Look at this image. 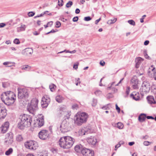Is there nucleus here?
<instances>
[{
  "mask_svg": "<svg viewBox=\"0 0 156 156\" xmlns=\"http://www.w3.org/2000/svg\"><path fill=\"white\" fill-rule=\"evenodd\" d=\"M137 62H136V63L135 67L136 68H139L141 62V61L140 60V58H138L137 59Z\"/></svg>",
  "mask_w": 156,
  "mask_h": 156,
  "instance_id": "58836bf2",
  "label": "nucleus"
},
{
  "mask_svg": "<svg viewBox=\"0 0 156 156\" xmlns=\"http://www.w3.org/2000/svg\"><path fill=\"white\" fill-rule=\"evenodd\" d=\"M97 103V99L94 98L93 99V100L92 101V106H95Z\"/></svg>",
  "mask_w": 156,
  "mask_h": 156,
  "instance_id": "4c0bfd02",
  "label": "nucleus"
},
{
  "mask_svg": "<svg viewBox=\"0 0 156 156\" xmlns=\"http://www.w3.org/2000/svg\"><path fill=\"white\" fill-rule=\"evenodd\" d=\"M27 68H28V70H29L30 69V67L27 65H24L21 66L22 69H26Z\"/></svg>",
  "mask_w": 156,
  "mask_h": 156,
  "instance_id": "ea45409f",
  "label": "nucleus"
},
{
  "mask_svg": "<svg viewBox=\"0 0 156 156\" xmlns=\"http://www.w3.org/2000/svg\"><path fill=\"white\" fill-rule=\"evenodd\" d=\"M131 82L133 84V88L134 89H136L138 88L137 84L138 82V79L136 76L133 77L131 80Z\"/></svg>",
  "mask_w": 156,
  "mask_h": 156,
  "instance_id": "2eb2a0df",
  "label": "nucleus"
},
{
  "mask_svg": "<svg viewBox=\"0 0 156 156\" xmlns=\"http://www.w3.org/2000/svg\"><path fill=\"white\" fill-rule=\"evenodd\" d=\"M18 97L20 99H24L26 101H28L29 93L28 90L25 88H18Z\"/></svg>",
  "mask_w": 156,
  "mask_h": 156,
  "instance_id": "39448f33",
  "label": "nucleus"
},
{
  "mask_svg": "<svg viewBox=\"0 0 156 156\" xmlns=\"http://www.w3.org/2000/svg\"><path fill=\"white\" fill-rule=\"evenodd\" d=\"M13 42L17 44H19L20 43L19 39L17 38L15 39L13 41Z\"/></svg>",
  "mask_w": 156,
  "mask_h": 156,
  "instance_id": "09e8293b",
  "label": "nucleus"
},
{
  "mask_svg": "<svg viewBox=\"0 0 156 156\" xmlns=\"http://www.w3.org/2000/svg\"><path fill=\"white\" fill-rule=\"evenodd\" d=\"M8 129L7 128L3 126H2L0 128V129L2 133H4L8 130Z\"/></svg>",
  "mask_w": 156,
  "mask_h": 156,
  "instance_id": "473e14b6",
  "label": "nucleus"
},
{
  "mask_svg": "<svg viewBox=\"0 0 156 156\" xmlns=\"http://www.w3.org/2000/svg\"><path fill=\"white\" fill-rule=\"evenodd\" d=\"M130 88L129 87H127L126 90V93L127 95H128L129 94L130 90Z\"/></svg>",
  "mask_w": 156,
  "mask_h": 156,
  "instance_id": "3c124183",
  "label": "nucleus"
},
{
  "mask_svg": "<svg viewBox=\"0 0 156 156\" xmlns=\"http://www.w3.org/2000/svg\"><path fill=\"white\" fill-rule=\"evenodd\" d=\"M130 97L136 101H138L140 99V94L138 92H133L130 95Z\"/></svg>",
  "mask_w": 156,
  "mask_h": 156,
  "instance_id": "dca6fc26",
  "label": "nucleus"
},
{
  "mask_svg": "<svg viewBox=\"0 0 156 156\" xmlns=\"http://www.w3.org/2000/svg\"><path fill=\"white\" fill-rule=\"evenodd\" d=\"M147 99L148 103L150 104H155L156 103L155 100L153 96H148L147 97Z\"/></svg>",
  "mask_w": 156,
  "mask_h": 156,
  "instance_id": "a211bd4d",
  "label": "nucleus"
},
{
  "mask_svg": "<svg viewBox=\"0 0 156 156\" xmlns=\"http://www.w3.org/2000/svg\"><path fill=\"white\" fill-rule=\"evenodd\" d=\"M80 12V10L79 9L77 8L76 9L75 13L76 14H78Z\"/></svg>",
  "mask_w": 156,
  "mask_h": 156,
  "instance_id": "774afa93",
  "label": "nucleus"
},
{
  "mask_svg": "<svg viewBox=\"0 0 156 156\" xmlns=\"http://www.w3.org/2000/svg\"><path fill=\"white\" fill-rule=\"evenodd\" d=\"M50 100V98L48 95H44L42 98L41 102L42 107L43 108H46L49 104Z\"/></svg>",
  "mask_w": 156,
  "mask_h": 156,
  "instance_id": "423d86ee",
  "label": "nucleus"
},
{
  "mask_svg": "<svg viewBox=\"0 0 156 156\" xmlns=\"http://www.w3.org/2000/svg\"><path fill=\"white\" fill-rule=\"evenodd\" d=\"M74 140L69 136H65L60 138L59 144L61 147L64 149L70 148L73 145Z\"/></svg>",
  "mask_w": 156,
  "mask_h": 156,
  "instance_id": "f03ea898",
  "label": "nucleus"
},
{
  "mask_svg": "<svg viewBox=\"0 0 156 156\" xmlns=\"http://www.w3.org/2000/svg\"><path fill=\"white\" fill-rule=\"evenodd\" d=\"M38 100L36 98H33L30 103L27 105V109L31 113L34 114V113L38 109Z\"/></svg>",
  "mask_w": 156,
  "mask_h": 156,
  "instance_id": "20e7f679",
  "label": "nucleus"
},
{
  "mask_svg": "<svg viewBox=\"0 0 156 156\" xmlns=\"http://www.w3.org/2000/svg\"><path fill=\"white\" fill-rule=\"evenodd\" d=\"M100 64L101 66H104L105 64V62L104 61H101L100 62Z\"/></svg>",
  "mask_w": 156,
  "mask_h": 156,
  "instance_id": "680f3d73",
  "label": "nucleus"
},
{
  "mask_svg": "<svg viewBox=\"0 0 156 156\" xmlns=\"http://www.w3.org/2000/svg\"><path fill=\"white\" fill-rule=\"evenodd\" d=\"M79 19V18L78 16H75L73 18V21L74 22H77Z\"/></svg>",
  "mask_w": 156,
  "mask_h": 156,
  "instance_id": "5fc2aeb1",
  "label": "nucleus"
},
{
  "mask_svg": "<svg viewBox=\"0 0 156 156\" xmlns=\"http://www.w3.org/2000/svg\"><path fill=\"white\" fill-rule=\"evenodd\" d=\"M39 137L41 139L45 140L47 139L49 136L48 131L46 130H41L38 133Z\"/></svg>",
  "mask_w": 156,
  "mask_h": 156,
  "instance_id": "9d476101",
  "label": "nucleus"
},
{
  "mask_svg": "<svg viewBox=\"0 0 156 156\" xmlns=\"http://www.w3.org/2000/svg\"><path fill=\"white\" fill-rule=\"evenodd\" d=\"M35 13L34 12H30L28 13V15L29 17H32L34 15Z\"/></svg>",
  "mask_w": 156,
  "mask_h": 156,
  "instance_id": "de8ad7c7",
  "label": "nucleus"
},
{
  "mask_svg": "<svg viewBox=\"0 0 156 156\" xmlns=\"http://www.w3.org/2000/svg\"><path fill=\"white\" fill-rule=\"evenodd\" d=\"M16 95L11 91L3 92L1 95L2 101L7 106L16 105L15 102L16 100Z\"/></svg>",
  "mask_w": 156,
  "mask_h": 156,
  "instance_id": "f257e3e1",
  "label": "nucleus"
},
{
  "mask_svg": "<svg viewBox=\"0 0 156 156\" xmlns=\"http://www.w3.org/2000/svg\"><path fill=\"white\" fill-rule=\"evenodd\" d=\"M151 143V142L148 141H144V144L145 146H148Z\"/></svg>",
  "mask_w": 156,
  "mask_h": 156,
  "instance_id": "864d4df0",
  "label": "nucleus"
},
{
  "mask_svg": "<svg viewBox=\"0 0 156 156\" xmlns=\"http://www.w3.org/2000/svg\"><path fill=\"white\" fill-rule=\"evenodd\" d=\"M9 122H6L2 126L8 129L9 127Z\"/></svg>",
  "mask_w": 156,
  "mask_h": 156,
  "instance_id": "a19ab883",
  "label": "nucleus"
},
{
  "mask_svg": "<svg viewBox=\"0 0 156 156\" xmlns=\"http://www.w3.org/2000/svg\"><path fill=\"white\" fill-rule=\"evenodd\" d=\"M146 16V15H143L142 16V18H141L140 19V22L141 23H143L144 22V17H145Z\"/></svg>",
  "mask_w": 156,
  "mask_h": 156,
  "instance_id": "052dcab7",
  "label": "nucleus"
},
{
  "mask_svg": "<svg viewBox=\"0 0 156 156\" xmlns=\"http://www.w3.org/2000/svg\"><path fill=\"white\" fill-rule=\"evenodd\" d=\"M81 153L83 156H94V152L91 149L83 147L82 148Z\"/></svg>",
  "mask_w": 156,
  "mask_h": 156,
  "instance_id": "6e6552de",
  "label": "nucleus"
},
{
  "mask_svg": "<svg viewBox=\"0 0 156 156\" xmlns=\"http://www.w3.org/2000/svg\"><path fill=\"white\" fill-rule=\"evenodd\" d=\"M32 122V118L30 117L24 115L21 117L18 123V127L19 129L23 130L25 127H30Z\"/></svg>",
  "mask_w": 156,
  "mask_h": 156,
  "instance_id": "7ed1b4c3",
  "label": "nucleus"
},
{
  "mask_svg": "<svg viewBox=\"0 0 156 156\" xmlns=\"http://www.w3.org/2000/svg\"><path fill=\"white\" fill-rule=\"evenodd\" d=\"M146 118V114L144 113H141L139 116L138 119L140 122H142L145 121Z\"/></svg>",
  "mask_w": 156,
  "mask_h": 156,
  "instance_id": "6ab92c4d",
  "label": "nucleus"
},
{
  "mask_svg": "<svg viewBox=\"0 0 156 156\" xmlns=\"http://www.w3.org/2000/svg\"><path fill=\"white\" fill-rule=\"evenodd\" d=\"M149 69H151V70L153 72L154 76H156V70H155V68L153 66H151V68H149Z\"/></svg>",
  "mask_w": 156,
  "mask_h": 156,
  "instance_id": "c9c22d12",
  "label": "nucleus"
},
{
  "mask_svg": "<svg viewBox=\"0 0 156 156\" xmlns=\"http://www.w3.org/2000/svg\"><path fill=\"white\" fill-rule=\"evenodd\" d=\"M82 134L83 135H85L86 134L90 133L91 132V130L90 129L87 128H84L81 130Z\"/></svg>",
  "mask_w": 156,
  "mask_h": 156,
  "instance_id": "b1692460",
  "label": "nucleus"
},
{
  "mask_svg": "<svg viewBox=\"0 0 156 156\" xmlns=\"http://www.w3.org/2000/svg\"><path fill=\"white\" fill-rule=\"evenodd\" d=\"M87 142L90 145L94 146L97 142L96 138L92 136H90L87 139Z\"/></svg>",
  "mask_w": 156,
  "mask_h": 156,
  "instance_id": "4468645a",
  "label": "nucleus"
},
{
  "mask_svg": "<svg viewBox=\"0 0 156 156\" xmlns=\"http://www.w3.org/2000/svg\"><path fill=\"white\" fill-rule=\"evenodd\" d=\"M6 25V24L4 23H0V28L4 27Z\"/></svg>",
  "mask_w": 156,
  "mask_h": 156,
  "instance_id": "69168bd1",
  "label": "nucleus"
},
{
  "mask_svg": "<svg viewBox=\"0 0 156 156\" xmlns=\"http://www.w3.org/2000/svg\"><path fill=\"white\" fill-rule=\"evenodd\" d=\"M7 115L6 110L5 108L0 104V120L4 119Z\"/></svg>",
  "mask_w": 156,
  "mask_h": 156,
  "instance_id": "f8f14e48",
  "label": "nucleus"
},
{
  "mask_svg": "<svg viewBox=\"0 0 156 156\" xmlns=\"http://www.w3.org/2000/svg\"><path fill=\"white\" fill-rule=\"evenodd\" d=\"M149 43V41L148 40H146L145 41L144 43V44L145 45H147Z\"/></svg>",
  "mask_w": 156,
  "mask_h": 156,
  "instance_id": "338daca9",
  "label": "nucleus"
},
{
  "mask_svg": "<svg viewBox=\"0 0 156 156\" xmlns=\"http://www.w3.org/2000/svg\"><path fill=\"white\" fill-rule=\"evenodd\" d=\"M79 114L81 118L83 119V121L84 123L86 122L88 117V115L85 112L79 113Z\"/></svg>",
  "mask_w": 156,
  "mask_h": 156,
  "instance_id": "f3484780",
  "label": "nucleus"
},
{
  "mask_svg": "<svg viewBox=\"0 0 156 156\" xmlns=\"http://www.w3.org/2000/svg\"><path fill=\"white\" fill-rule=\"evenodd\" d=\"M34 145H32L31 147H30L31 150H35L38 147V144L36 142L34 141Z\"/></svg>",
  "mask_w": 156,
  "mask_h": 156,
  "instance_id": "cd10ccee",
  "label": "nucleus"
},
{
  "mask_svg": "<svg viewBox=\"0 0 156 156\" xmlns=\"http://www.w3.org/2000/svg\"><path fill=\"white\" fill-rule=\"evenodd\" d=\"M63 0H61V2L59 0H58V5L59 6L61 7L63 5Z\"/></svg>",
  "mask_w": 156,
  "mask_h": 156,
  "instance_id": "49530a36",
  "label": "nucleus"
},
{
  "mask_svg": "<svg viewBox=\"0 0 156 156\" xmlns=\"http://www.w3.org/2000/svg\"><path fill=\"white\" fill-rule=\"evenodd\" d=\"M115 107L116 110L117 111L118 113H119L120 111V108L118 106L117 104L115 105Z\"/></svg>",
  "mask_w": 156,
  "mask_h": 156,
  "instance_id": "13d9d810",
  "label": "nucleus"
},
{
  "mask_svg": "<svg viewBox=\"0 0 156 156\" xmlns=\"http://www.w3.org/2000/svg\"><path fill=\"white\" fill-rule=\"evenodd\" d=\"M84 20L85 21H89L91 20V18L89 16L85 17H84Z\"/></svg>",
  "mask_w": 156,
  "mask_h": 156,
  "instance_id": "603ef678",
  "label": "nucleus"
},
{
  "mask_svg": "<svg viewBox=\"0 0 156 156\" xmlns=\"http://www.w3.org/2000/svg\"><path fill=\"white\" fill-rule=\"evenodd\" d=\"M101 91L100 90H97L94 92V94L96 95H99L101 93Z\"/></svg>",
  "mask_w": 156,
  "mask_h": 156,
  "instance_id": "4d7b16f0",
  "label": "nucleus"
},
{
  "mask_svg": "<svg viewBox=\"0 0 156 156\" xmlns=\"http://www.w3.org/2000/svg\"><path fill=\"white\" fill-rule=\"evenodd\" d=\"M56 86L54 84L52 83L49 86V88L51 92H53L55 90Z\"/></svg>",
  "mask_w": 156,
  "mask_h": 156,
  "instance_id": "7c9ffc66",
  "label": "nucleus"
},
{
  "mask_svg": "<svg viewBox=\"0 0 156 156\" xmlns=\"http://www.w3.org/2000/svg\"><path fill=\"white\" fill-rule=\"evenodd\" d=\"M73 5V2L71 1H69L66 3V7L67 8H70Z\"/></svg>",
  "mask_w": 156,
  "mask_h": 156,
  "instance_id": "e433bc0d",
  "label": "nucleus"
},
{
  "mask_svg": "<svg viewBox=\"0 0 156 156\" xmlns=\"http://www.w3.org/2000/svg\"><path fill=\"white\" fill-rule=\"evenodd\" d=\"M117 20L116 18H114L113 20H109V21H111L110 23L112 24L115 23Z\"/></svg>",
  "mask_w": 156,
  "mask_h": 156,
  "instance_id": "6e6d98bb",
  "label": "nucleus"
},
{
  "mask_svg": "<svg viewBox=\"0 0 156 156\" xmlns=\"http://www.w3.org/2000/svg\"><path fill=\"white\" fill-rule=\"evenodd\" d=\"M34 141L30 140L27 141L24 144L25 146L26 147L28 148L30 150V147H31L32 145H34Z\"/></svg>",
  "mask_w": 156,
  "mask_h": 156,
  "instance_id": "aec40b11",
  "label": "nucleus"
},
{
  "mask_svg": "<svg viewBox=\"0 0 156 156\" xmlns=\"http://www.w3.org/2000/svg\"><path fill=\"white\" fill-rule=\"evenodd\" d=\"M72 108L73 110L77 109L79 108V106L77 104H75L72 105Z\"/></svg>",
  "mask_w": 156,
  "mask_h": 156,
  "instance_id": "79ce46f5",
  "label": "nucleus"
},
{
  "mask_svg": "<svg viewBox=\"0 0 156 156\" xmlns=\"http://www.w3.org/2000/svg\"><path fill=\"white\" fill-rule=\"evenodd\" d=\"M25 25H22L21 27L17 28V31L18 32H20L21 31H24L25 30Z\"/></svg>",
  "mask_w": 156,
  "mask_h": 156,
  "instance_id": "c756f323",
  "label": "nucleus"
},
{
  "mask_svg": "<svg viewBox=\"0 0 156 156\" xmlns=\"http://www.w3.org/2000/svg\"><path fill=\"white\" fill-rule=\"evenodd\" d=\"M12 64H15V63L14 62H4L3 63V65H7V67H11V66H14V65H12Z\"/></svg>",
  "mask_w": 156,
  "mask_h": 156,
  "instance_id": "c85d7f7f",
  "label": "nucleus"
},
{
  "mask_svg": "<svg viewBox=\"0 0 156 156\" xmlns=\"http://www.w3.org/2000/svg\"><path fill=\"white\" fill-rule=\"evenodd\" d=\"M44 124V116H40L38 119H37L35 122V126L38 127H41Z\"/></svg>",
  "mask_w": 156,
  "mask_h": 156,
  "instance_id": "9b49d317",
  "label": "nucleus"
},
{
  "mask_svg": "<svg viewBox=\"0 0 156 156\" xmlns=\"http://www.w3.org/2000/svg\"><path fill=\"white\" fill-rule=\"evenodd\" d=\"M61 25L60 22L59 21H57L56 22L55 27L57 28L59 27Z\"/></svg>",
  "mask_w": 156,
  "mask_h": 156,
  "instance_id": "8fccbe9b",
  "label": "nucleus"
},
{
  "mask_svg": "<svg viewBox=\"0 0 156 156\" xmlns=\"http://www.w3.org/2000/svg\"><path fill=\"white\" fill-rule=\"evenodd\" d=\"M60 111H61V114H63L65 112H66V106L65 105H63L60 108Z\"/></svg>",
  "mask_w": 156,
  "mask_h": 156,
  "instance_id": "a878e982",
  "label": "nucleus"
},
{
  "mask_svg": "<svg viewBox=\"0 0 156 156\" xmlns=\"http://www.w3.org/2000/svg\"><path fill=\"white\" fill-rule=\"evenodd\" d=\"M81 145L80 146L78 145H76L75 147V151L77 152H79L81 150Z\"/></svg>",
  "mask_w": 156,
  "mask_h": 156,
  "instance_id": "2f4dec72",
  "label": "nucleus"
},
{
  "mask_svg": "<svg viewBox=\"0 0 156 156\" xmlns=\"http://www.w3.org/2000/svg\"><path fill=\"white\" fill-rule=\"evenodd\" d=\"M13 152V149L12 148H10L5 151V154L6 155L9 156Z\"/></svg>",
  "mask_w": 156,
  "mask_h": 156,
  "instance_id": "bb28decb",
  "label": "nucleus"
},
{
  "mask_svg": "<svg viewBox=\"0 0 156 156\" xmlns=\"http://www.w3.org/2000/svg\"><path fill=\"white\" fill-rule=\"evenodd\" d=\"M109 104H107V105L101 107V108L103 110H108L109 109V108L108 106V105Z\"/></svg>",
  "mask_w": 156,
  "mask_h": 156,
  "instance_id": "a18cd8bd",
  "label": "nucleus"
},
{
  "mask_svg": "<svg viewBox=\"0 0 156 156\" xmlns=\"http://www.w3.org/2000/svg\"><path fill=\"white\" fill-rule=\"evenodd\" d=\"M146 118H147L148 119H154V117L151 116H146Z\"/></svg>",
  "mask_w": 156,
  "mask_h": 156,
  "instance_id": "e2e57ef3",
  "label": "nucleus"
},
{
  "mask_svg": "<svg viewBox=\"0 0 156 156\" xmlns=\"http://www.w3.org/2000/svg\"><path fill=\"white\" fill-rule=\"evenodd\" d=\"M128 22L130 24L135 26V21L133 20H130L128 21Z\"/></svg>",
  "mask_w": 156,
  "mask_h": 156,
  "instance_id": "37998d69",
  "label": "nucleus"
},
{
  "mask_svg": "<svg viewBox=\"0 0 156 156\" xmlns=\"http://www.w3.org/2000/svg\"><path fill=\"white\" fill-rule=\"evenodd\" d=\"M16 139L17 141L20 142L23 140V138L21 135L19 134L17 136Z\"/></svg>",
  "mask_w": 156,
  "mask_h": 156,
  "instance_id": "72a5a7b5",
  "label": "nucleus"
},
{
  "mask_svg": "<svg viewBox=\"0 0 156 156\" xmlns=\"http://www.w3.org/2000/svg\"><path fill=\"white\" fill-rule=\"evenodd\" d=\"M115 83V82H112L111 84H109L108 85V86L107 87V90H112V91H113L114 93L117 92V89L115 88L112 87V86Z\"/></svg>",
  "mask_w": 156,
  "mask_h": 156,
  "instance_id": "412c9836",
  "label": "nucleus"
},
{
  "mask_svg": "<svg viewBox=\"0 0 156 156\" xmlns=\"http://www.w3.org/2000/svg\"><path fill=\"white\" fill-rule=\"evenodd\" d=\"M79 63H77L76 64H74L73 66V68L74 69H76L78 68V66L79 65Z\"/></svg>",
  "mask_w": 156,
  "mask_h": 156,
  "instance_id": "bf43d9fd",
  "label": "nucleus"
},
{
  "mask_svg": "<svg viewBox=\"0 0 156 156\" xmlns=\"http://www.w3.org/2000/svg\"><path fill=\"white\" fill-rule=\"evenodd\" d=\"M60 128V130L62 132H65L67 131V126L65 125L63 122L61 124Z\"/></svg>",
  "mask_w": 156,
  "mask_h": 156,
  "instance_id": "4be33fe9",
  "label": "nucleus"
},
{
  "mask_svg": "<svg viewBox=\"0 0 156 156\" xmlns=\"http://www.w3.org/2000/svg\"><path fill=\"white\" fill-rule=\"evenodd\" d=\"M24 51L27 55H31L33 52V49L31 48H27L24 49Z\"/></svg>",
  "mask_w": 156,
  "mask_h": 156,
  "instance_id": "5701e85b",
  "label": "nucleus"
},
{
  "mask_svg": "<svg viewBox=\"0 0 156 156\" xmlns=\"http://www.w3.org/2000/svg\"><path fill=\"white\" fill-rule=\"evenodd\" d=\"M52 24H53V22L51 21L47 23V24L48 26H50V27H51L52 25Z\"/></svg>",
  "mask_w": 156,
  "mask_h": 156,
  "instance_id": "0e129e2a",
  "label": "nucleus"
},
{
  "mask_svg": "<svg viewBox=\"0 0 156 156\" xmlns=\"http://www.w3.org/2000/svg\"><path fill=\"white\" fill-rule=\"evenodd\" d=\"M116 127L118 128L119 129H122L123 127V124L120 122H118L117 124Z\"/></svg>",
  "mask_w": 156,
  "mask_h": 156,
  "instance_id": "f704fd0d",
  "label": "nucleus"
},
{
  "mask_svg": "<svg viewBox=\"0 0 156 156\" xmlns=\"http://www.w3.org/2000/svg\"><path fill=\"white\" fill-rule=\"evenodd\" d=\"M150 89V85L149 83L144 81L142 84L140 90L142 92H147L149 91Z\"/></svg>",
  "mask_w": 156,
  "mask_h": 156,
  "instance_id": "1a4fd4ad",
  "label": "nucleus"
},
{
  "mask_svg": "<svg viewBox=\"0 0 156 156\" xmlns=\"http://www.w3.org/2000/svg\"><path fill=\"white\" fill-rule=\"evenodd\" d=\"M144 56L146 59H150V57L148 56L147 54V51L145 50L144 51Z\"/></svg>",
  "mask_w": 156,
  "mask_h": 156,
  "instance_id": "c03bdc74",
  "label": "nucleus"
},
{
  "mask_svg": "<svg viewBox=\"0 0 156 156\" xmlns=\"http://www.w3.org/2000/svg\"><path fill=\"white\" fill-rule=\"evenodd\" d=\"M5 140L4 142V144L6 146L11 145L13 141V135L11 133H7L6 135Z\"/></svg>",
  "mask_w": 156,
  "mask_h": 156,
  "instance_id": "0eeeda50",
  "label": "nucleus"
},
{
  "mask_svg": "<svg viewBox=\"0 0 156 156\" xmlns=\"http://www.w3.org/2000/svg\"><path fill=\"white\" fill-rule=\"evenodd\" d=\"M75 122L76 124L78 126H80L84 123L83 119L80 116L79 113H77L74 117Z\"/></svg>",
  "mask_w": 156,
  "mask_h": 156,
  "instance_id": "ddd939ff",
  "label": "nucleus"
},
{
  "mask_svg": "<svg viewBox=\"0 0 156 156\" xmlns=\"http://www.w3.org/2000/svg\"><path fill=\"white\" fill-rule=\"evenodd\" d=\"M62 97L60 95H58L55 98V100L58 103H61L62 102Z\"/></svg>",
  "mask_w": 156,
  "mask_h": 156,
  "instance_id": "393cba45",
  "label": "nucleus"
}]
</instances>
